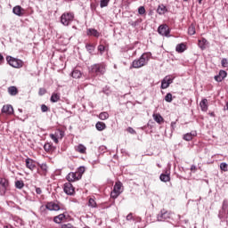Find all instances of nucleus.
Listing matches in <instances>:
<instances>
[{
	"instance_id": "nucleus-1",
	"label": "nucleus",
	"mask_w": 228,
	"mask_h": 228,
	"mask_svg": "<svg viewBox=\"0 0 228 228\" xmlns=\"http://www.w3.org/2000/svg\"><path fill=\"white\" fill-rule=\"evenodd\" d=\"M149 60H151V54L142 53L139 59L132 62L130 69H142V67H145L149 63Z\"/></svg>"
},
{
	"instance_id": "nucleus-2",
	"label": "nucleus",
	"mask_w": 228,
	"mask_h": 228,
	"mask_svg": "<svg viewBox=\"0 0 228 228\" xmlns=\"http://www.w3.org/2000/svg\"><path fill=\"white\" fill-rule=\"evenodd\" d=\"M89 74H93L94 76H104V74H106V63L100 62L93 64L89 68Z\"/></svg>"
},
{
	"instance_id": "nucleus-3",
	"label": "nucleus",
	"mask_w": 228,
	"mask_h": 228,
	"mask_svg": "<svg viewBox=\"0 0 228 228\" xmlns=\"http://www.w3.org/2000/svg\"><path fill=\"white\" fill-rule=\"evenodd\" d=\"M6 60L9 65H11V67H13L14 69H22V67L24 66V61H22L21 60L15 59L11 56L7 57Z\"/></svg>"
},
{
	"instance_id": "nucleus-4",
	"label": "nucleus",
	"mask_w": 228,
	"mask_h": 228,
	"mask_svg": "<svg viewBox=\"0 0 228 228\" xmlns=\"http://www.w3.org/2000/svg\"><path fill=\"white\" fill-rule=\"evenodd\" d=\"M72 20H74V13L72 12H64L61 16V22L63 26H69Z\"/></svg>"
},
{
	"instance_id": "nucleus-5",
	"label": "nucleus",
	"mask_w": 228,
	"mask_h": 228,
	"mask_svg": "<svg viewBox=\"0 0 228 228\" xmlns=\"http://www.w3.org/2000/svg\"><path fill=\"white\" fill-rule=\"evenodd\" d=\"M120 193H122V183L118 181L115 183L113 191L110 192V197L112 199H117Z\"/></svg>"
},
{
	"instance_id": "nucleus-6",
	"label": "nucleus",
	"mask_w": 228,
	"mask_h": 228,
	"mask_svg": "<svg viewBox=\"0 0 228 228\" xmlns=\"http://www.w3.org/2000/svg\"><path fill=\"white\" fill-rule=\"evenodd\" d=\"M10 182L6 178L0 177V195H5L8 191Z\"/></svg>"
},
{
	"instance_id": "nucleus-7",
	"label": "nucleus",
	"mask_w": 228,
	"mask_h": 228,
	"mask_svg": "<svg viewBox=\"0 0 228 228\" xmlns=\"http://www.w3.org/2000/svg\"><path fill=\"white\" fill-rule=\"evenodd\" d=\"M65 136V132L61 130H57L53 134H50V138L54 142V143H59V140H63Z\"/></svg>"
},
{
	"instance_id": "nucleus-8",
	"label": "nucleus",
	"mask_w": 228,
	"mask_h": 228,
	"mask_svg": "<svg viewBox=\"0 0 228 228\" xmlns=\"http://www.w3.org/2000/svg\"><path fill=\"white\" fill-rule=\"evenodd\" d=\"M172 216V213L165 208L160 210V213L158 216L159 222H165V220H168Z\"/></svg>"
},
{
	"instance_id": "nucleus-9",
	"label": "nucleus",
	"mask_w": 228,
	"mask_h": 228,
	"mask_svg": "<svg viewBox=\"0 0 228 228\" xmlns=\"http://www.w3.org/2000/svg\"><path fill=\"white\" fill-rule=\"evenodd\" d=\"M158 33L159 35H161L162 37H169L170 36V28H168V25L162 24L158 28Z\"/></svg>"
},
{
	"instance_id": "nucleus-10",
	"label": "nucleus",
	"mask_w": 228,
	"mask_h": 228,
	"mask_svg": "<svg viewBox=\"0 0 228 228\" xmlns=\"http://www.w3.org/2000/svg\"><path fill=\"white\" fill-rule=\"evenodd\" d=\"M63 190L66 195H74L76 193V190L70 182L64 183Z\"/></svg>"
},
{
	"instance_id": "nucleus-11",
	"label": "nucleus",
	"mask_w": 228,
	"mask_h": 228,
	"mask_svg": "<svg viewBox=\"0 0 228 228\" xmlns=\"http://www.w3.org/2000/svg\"><path fill=\"white\" fill-rule=\"evenodd\" d=\"M45 208L49 211H60L61 209L60 204L54 203L53 201L46 203Z\"/></svg>"
},
{
	"instance_id": "nucleus-12",
	"label": "nucleus",
	"mask_w": 228,
	"mask_h": 228,
	"mask_svg": "<svg viewBox=\"0 0 228 228\" xmlns=\"http://www.w3.org/2000/svg\"><path fill=\"white\" fill-rule=\"evenodd\" d=\"M172 83H174V79H172V77L167 76L161 82L162 90L168 88V86H170V85H172Z\"/></svg>"
},
{
	"instance_id": "nucleus-13",
	"label": "nucleus",
	"mask_w": 228,
	"mask_h": 228,
	"mask_svg": "<svg viewBox=\"0 0 228 228\" xmlns=\"http://www.w3.org/2000/svg\"><path fill=\"white\" fill-rule=\"evenodd\" d=\"M25 165L26 167L28 168V170H35V168H37V162L35 160H33V159L30 158H27L25 159Z\"/></svg>"
},
{
	"instance_id": "nucleus-14",
	"label": "nucleus",
	"mask_w": 228,
	"mask_h": 228,
	"mask_svg": "<svg viewBox=\"0 0 228 228\" xmlns=\"http://www.w3.org/2000/svg\"><path fill=\"white\" fill-rule=\"evenodd\" d=\"M12 13H14V15H18V17H22L24 16V13H26V11L22 9L20 5H16L12 9Z\"/></svg>"
},
{
	"instance_id": "nucleus-15",
	"label": "nucleus",
	"mask_w": 228,
	"mask_h": 228,
	"mask_svg": "<svg viewBox=\"0 0 228 228\" xmlns=\"http://www.w3.org/2000/svg\"><path fill=\"white\" fill-rule=\"evenodd\" d=\"M67 181H69V183H74L76 181H79V179H81L79 176H77V172H70L67 177H66Z\"/></svg>"
},
{
	"instance_id": "nucleus-16",
	"label": "nucleus",
	"mask_w": 228,
	"mask_h": 228,
	"mask_svg": "<svg viewBox=\"0 0 228 228\" xmlns=\"http://www.w3.org/2000/svg\"><path fill=\"white\" fill-rule=\"evenodd\" d=\"M225 77H227V71L221 69L219 71V74L215 77V79L216 81H217V83H222V81H224Z\"/></svg>"
},
{
	"instance_id": "nucleus-17",
	"label": "nucleus",
	"mask_w": 228,
	"mask_h": 228,
	"mask_svg": "<svg viewBox=\"0 0 228 228\" xmlns=\"http://www.w3.org/2000/svg\"><path fill=\"white\" fill-rule=\"evenodd\" d=\"M2 113L5 115H13V106L11 104L4 105L2 108Z\"/></svg>"
},
{
	"instance_id": "nucleus-18",
	"label": "nucleus",
	"mask_w": 228,
	"mask_h": 228,
	"mask_svg": "<svg viewBox=\"0 0 228 228\" xmlns=\"http://www.w3.org/2000/svg\"><path fill=\"white\" fill-rule=\"evenodd\" d=\"M47 164H41L40 167L37 169V174H39V175H43V177H45V175H47Z\"/></svg>"
},
{
	"instance_id": "nucleus-19",
	"label": "nucleus",
	"mask_w": 228,
	"mask_h": 228,
	"mask_svg": "<svg viewBox=\"0 0 228 228\" xmlns=\"http://www.w3.org/2000/svg\"><path fill=\"white\" fill-rule=\"evenodd\" d=\"M195 136H197V132L192 131L191 133H187V134H183V140H185V142H191L193 140V138H195Z\"/></svg>"
},
{
	"instance_id": "nucleus-20",
	"label": "nucleus",
	"mask_w": 228,
	"mask_h": 228,
	"mask_svg": "<svg viewBox=\"0 0 228 228\" xmlns=\"http://www.w3.org/2000/svg\"><path fill=\"white\" fill-rule=\"evenodd\" d=\"M44 149L45 152H48L49 154H53V152L56 151V148L51 142H45L44 145Z\"/></svg>"
},
{
	"instance_id": "nucleus-21",
	"label": "nucleus",
	"mask_w": 228,
	"mask_h": 228,
	"mask_svg": "<svg viewBox=\"0 0 228 228\" xmlns=\"http://www.w3.org/2000/svg\"><path fill=\"white\" fill-rule=\"evenodd\" d=\"M87 35L88 37H95V38H99L101 37V33H99L95 28H88Z\"/></svg>"
},
{
	"instance_id": "nucleus-22",
	"label": "nucleus",
	"mask_w": 228,
	"mask_h": 228,
	"mask_svg": "<svg viewBox=\"0 0 228 228\" xmlns=\"http://www.w3.org/2000/svg\"><path fill=\"white\" fill-rule=\"evenodd\" d=\"M160 181H162V183H169L170 181V174L168 173V171H166V173H162L159 176Z\"/></svg>"
},
{
	"instance_id": "nucleus-23",
	"label": "nucleus",
	"mask_w": 228,
	"mask_h": 228,
	"mask_svg": "<svg viewBox=\"0 0 228 228\" xmlns=\"http://www.w3.org/2000/svg\"><path fill=\"white\" fill-rule=\"evenodd\" d=\"M9 95L15 96L19 94V89L15 86H9L7 89Z\"/></svg>"
},
{
	"instance_id": "nucleus-24",
	"label": "nucleus",
	"mask_w": 228,
	"mask_h": 228,
	"mask_svg": "<svg viewBox=\"0 0 228 228\" xmlns=\"http://www.w3.org/2000/svg\"><path fill=\"white\" fill-rule=\"evenodd\" d=\"M76 152H79V154H86V147L83 144H78L75 146Z\"/></svg>"
},
{
	"instance_id": "nucleus-25",
	"label": "nucleus",
	"mask_w": 228,
	"mask_h": 228,
	"mask_svg": "<svg viewBox=\"0 0 228 228\" xmlns=\"http://www.w3.org/2000/svg\"><path fill=\"white\" fill-rule=\"evenodd\" d=\"M167 12H168V9H167V6H165L164 4H160L158 6L157 13H159V15H165Z\"/></svg>"
},
{
	"instance_id": "nucleus-26",
	"label": "nucleus",
	"mask_w": 228,
	"mask_h": 228,
	"mask_svg": "<svg viewBox=\"0 0 228 228\" xmlns=\"http://www.w3.org/2000/svg\"><path fill=\"white\" fill-rule=\"evenodd\" d=\"M67 216H65V214H60L53 218V222H55V224H61V222H63V220H65Z\"/></svg>"
},
{
	"instance_id": "nucleus-27",
	"label": "nucleus",
	"mask_w": 228,
	"mask_h": 228,
	"mask_svg": "<svg viewBox=\"0 0 228 228\" xmlns=\"http://www.w3.org/2000/svg\"><path fill=\"white\" fill-rule=\"evenodd\" d=\"M186 50V45L184 43L178 44L175 47L176 53H184Z\"/></svg>"
},
{
	"instance_id": "nucleus-28",
	"label": "nucleus",
	"mask_w": 228,
	"mask_h": 228,
	"mask_svg": "<svg viewBox=\"0 0 228 228\" xmlns=\"http://www.w3.org/2000/svg\"><path fill=\"white\" fill-rule=\"evenodd\" d=\"M200 106L201 108V111H208V99H203L201 100V102H200Z\"/></svg>"
},
{
	"instance_id": "nucleus-29",
	"label": "nucleus",
	"mask_w": 228,
	"mask_h": 228,
	"mask_svg": "<svg viewBox=\"0 0 228 228\" xmlns=\"http://www.w3.org/2000/svg\"><path fill=\"white\" fill-rule=\"evenodd\" d=\"M153 119L155 120V122H157V124H163L165 120L161 114H153Z\"/></svg>"
},
{
	"instance_id": "nucleus-30",
	"label": "nucleus",
	"mask_w": 228,
	"mask_h": 228,
	"mask_svg": "<svg viewBox=\"0 0 228 228\" xmlns=\"http://www.w3.org/2000/svg\"><path fill=\"white\" fill-rule=\"evenodd\" d=\"M95 127L97 131H104V129H106V124L104 122L98 121Z\"/></svg>"
},
{
	"instance_id": "nucleus-31",
	"label": "nucleus",
	"mask_w": 228,
	"mask_h": 228,
	"mask_svg": "<svg viewBox=\"0 0 228 228\" xmlns=\"http://www.w3.org/2000/svg\"><path fill=\"white\" fill-rule=\"evenodd\" d=\"M208 44V40L206 38H202L199 40L198 45L200 47L202 51L206 49V45Z\"/></svg>"
},
{
	"instance_id": "nucleus-32",
	"label": "nucleus",
	"mask_w": 228,
	"mask_h": 228,
	"mask_svg": "<svg viewBox=\"0 0 228 228\" xmlns=\"http://www.w3.org/2000/svg\"><path fill=\"white\" fill-rule=\"evenodd\" d=\"M61 96L59 93H53L50 98L51 102H58L60 101Z\"/></svg>"
},
{
	"instance_id": "nucleus-33",
	"label": "nucleus",
	"mask_w": 228,
	"mask_h": 228,
	"mask_svg": "<svg viewBox=\"0 0 228 228\" xmlns=\"http://www.w3.org/2000/svg\"><path fill=\"white\" fill-rule=\"evenodd\" d=\"M71 76L75 79H79V77H81L82 74H81V71H79V69H74L71 73Z\"/></svg>"
},
{
	"instance_id": "nucleus-34",
	"label": "nucleus",
	"mask_w": 228,
	"mask_h": 228,
	"mask_svg": "<svg viewBox=\"0 0 228 228\" xmlns=\"http://www.w3.org/2000/svg\"><path fill=\"white\" fill-rule=\"evenodd\" d=\"M98 118L100 120H108V118H110V114L108 112H101Z\"/></svg>"
},
{
	"instance_id": "nucleus-35",
	"label": "nucleus",
	"mask_w": 228,
	"mask_h": 228,
	"mask_svg": "<svg viewBox=\"0 0 228 228\" xmlns=\"http://www.w3.org/2000/svg\"><path fill=\"white\" fill-rule=\"evenodd\" d=\"M85 167H80L77 168V170L76 171L77 177H79L80 179L83 177V175L85 174Z\"/></svg>"
},
{
	"instance_id": "nucleus-36",
	"label": "nucleus",
	"mask_w": 228,
	"mask_h": 228,
	"mask_svg": "<svg viewBox=\"0 0 228 228\" xmlns=\"http://www.w3.org/2000/svg\"><path fill=\"white\" fill-rule=\"evenodd\" d=\"M15 187L18 188V190H22L24 188V182L20 180L16 181Z\"/></svg>"
},
{
	"instance_id": "nucleus-37",
	"label": "nucleus",
	"mask_w": 228,
	"mask_h": 228,
	"mask_svg": "<svg viewBox=\"0 0 228 228\" xmlns=\"http://www.w3.org/2000/svg\"><path fill=\"white\" fill-rule=\"evenodd\" d=\"M98 51H99L100 54H102V53H104V51H106V45H104V44H102V42H101L100 45H98Z\"/></svg>"
},
{
	"instance_id": "nucleus-38",
	"label": "nucleus",
	"mask_w": 228,
	"mask_h": 228,
	"mask_svg": "<svg viewBox=\"0 0 228 228\" xmlns=\"http://www.w3.org/2000/svg\"><path fill=\"white\" fill-rule=\"evenodd\" d=\"M110 0H100V6L101 8H106L108 4H110Z\"/></svg>"
},
{
	"instance_id": "nucleus-39",
	"label": "nucleus",
	"mask_w": 228,
	"mask_h": 228,
	"mask_svg": "<svg viewBox=\"0 0 228 228\" xmlns=\"http://www.w3.org/2000/svg\"><path fill=\"white\" fill-rule=\"evenodd\" d=\"M195 25L191 24L188 28V34L189 35H195Z\"/></svg>"
},
{
	"instance_id": "nucleus-40",
	"label": "nucleus",
	"mask_w": 228,
	"mask_h": 228,
	"mask_svg": "<svg viewBox=\"0 0 228 228\" xmlns=\"http://www.w3.org/2000/svg\"><path fill=\"white\" fill-rule=\"evenodd\" d=\"M88 206H90L91 208H96L97 203L95 202V200H94L93 198H90L88 201Z\"/></svg>"
},
{
	"instance_id": "nucleus-41",
	"label": "nucleus",
	"mask_w": 228,
	"mask_h": 228,
	"mask_svg": "<svg viewBox=\"0 0 228 228\" xmlns=\"http://www.w3.org/2000/svg\"><path fill=\"white\" fill-rule=\"evenodd\" d=\"M221 65L223 69H228V60L226 58L222 59Z\"/></svg>"
},
{
	"instance_id": "nucleus-42",
	"label": "nucleus",
	"mask_w": 228,
	"mask_h": 228,
	"mask_svg": "<svg viewBox=\"0 0 228 228\" xmlns=\"http://www.w3.org/2000/svg\"><path fill=\"white\" fill-rule=\"evenodd\" d=\"M172 94L167 93V95L165 96V102H172Z\"/></svg>"
},
{
	"instance_id": "nucleus-43",
	"label": "nucleus",
	"mask_w": 228,
	"mask_h": 228,
	"mask_svg": "<svg viewBox=\"0 0 228 228\" xmlns=\"http://www.w3.org/2000/svg\"><path fill=\"white\" fill-rule=\"evenodd\" d=\"M228 165L225 162H223L220 164V169L223 170V172H227Z\"/></svg>"
},
{
	"instance_id": "nucleus-44",
	"label": "nucleus",
	"mask_w": 228,
	"mask_h": 228,
	"mask_svg": "<svg viewBox=\"0 0 228 228\" xmlns=\"http://www.w3.org/2000/svg\"><path fill=\"white\" fill-rule=\"evenodd\" d=\"M138 13H139V15H145V7L140 6L138 8Z\"/></svg>"
},
{
	"instance_id": "nucleus-45",
	"label": "nucleus",
	"mask_w": 228,
	"mask_h": 228,
	"mask_svg": "<svg viewBox=\"0 0 228 228\" xmlns=\"http://www.w3.org/2000/svg\"><path fill=\"white\" fill-rule=\"evenodd\" d=\"M41 110L43 113H45V112L49 111V107H47V105H45V104H42Z\"/></svg>"
},
{
	"instance_id": "nucleus-46",
	"label": "nucleus",
	"mask_w": 228,
	"mask_h": 228,
	"mask_svg": "<svg viewBox=\"0 0 228 228\" xmlns=\"http://www.w3.org/2000/svg\"><path fill=\"white\" fill-rule=\"evenodd\" d=\"M61 228H74V225H72V224L70 223H68V224H61Z\"/></svg>"
},
{
	"instance_id": "nucleus-47",
	"label": "nucleus",
	"mask_w": 228,
	"mask_h": 228,
	"mask_svg": "<svg viewBox=\"0 0 228 228\" xmlns=\"http://www.w3.org/2000/svg\"><path fill=\"white\" fill-rule=\"evenodd\" d=\"M45 94H47V90L45 88H39V95H45Z\"/></svg>"
},
{
	"instance_id": "nucleus-48",
	"label": "nucleus",
	"mask_w": 228,
	"mask_h": 228,
	"mask_svg": "<svg viewBox=\"0 0 228 228\" xmlns=\"http://www.w3.org/2000/svg\"><path fill=\"white\" fill-rule=\"evenodd\" d=\"M36 193H37V195H42V189H41L40 187H37V188H36Z\"/></svg>"
},
{
	"instance_id": "nucleus-49",
	"label": "nucleus",
	"mask_w": 228,
	"mask_h": 228,
	"mask_svg": "<svg viewBox=\"0 0 228 228\" xmlns=\"http://www.w3.org/2000/svg\"><path fill=\"white\" fill-rule=\"evenodd\" d=\"M86 47L87 51H94V45H86Z\"/></svg>"
},
{
	"instance_id": "nucleus-50",
	"label": "nucleus",
	"mask_w": 228,
	"mask_h": 228,
	"mask_svg": "<svg viewBox=\"0 0 228 228\" xmlns=\"http://www.w3.org/2000/svg\"><path fill=\"white\" fill-rule=\"evenodd\" d=\"M3 63H4V57L0 53V65H3Z\"/></svg>"
},
{
	"instance_id": "nucleus-51",
	"label": "nucleus",
	"mask_w": 228,
	"mask_h": 228,
	"mask_svg": "<svg viewBox=\"0 0 228 228\" xmlns=\"http://www.w3.org/2000/svg\"><path fill=\"white\" fill-rule=\"evenodd\" d=\"M191 172H197V166L192 165V166L191 167Z\"/></svg>"
},
{
	"instance_id": "nucleus-52",
	"label": "nucleus",
	"mask_w": 228,
	"mask_h": 228,
	"mask_svg": "<svg viewBox=\"0 0 228 228\" xmlns=\"http://www.w3.org/2000/svg\"><path fill=\"white\" fill-rule=\"evenodd\" d=\"M126 220H133V214L132 213H130V214H128L127 216H126Z\"/></svg>"
},
{
	"instance_id": "nucleus-53",
	"label": "nucleus",
	"mask_w": 228,
	"mask_h": 228,
	"mask_svg": "<svg viewBox=\"0 0 228 228\" xmlns=\"http://www.w3.org/2000/svg\"><path fill=\"white\" fill-rule=\"evenodd\" d=\"M171 127H175V122H171Z\"/></svg>"
},
{
	"instance_id": "nucleus-54",
	"label": "nucleus",
	"mask_w": 228,
	"mask_h": 228,
	"mask_svg": "<svg viewBox=\"0 0 228 228\" xmlns=\"http://www.w3.org/2000/svg\"><path fill=\"white\" fill-rule=\"evenodd\" d=\"M209 115L210 117H215V112H210Z\"/></svg>"
},
{
	"instance_id": "nucleus-55",
	"label": "nucleus",
	"mask_w": 228,
	"mask_h": 228,
	"mask_svg": "<svg viewBox=\"0 0 228 228\" xmlns=\"http://www.w3.org/2000/svg\"><path fill=\"white\" fill-rule=\"evenodd\" d=\"M130 133H134V129L129 128Z\"/></svg>"
},
{
	"instance_id": "nucleus-56",
	"label": "nucleus",
	"mask_w": 228,
	"mask_h": 228,
	"mask_svg": "<svg viewBox=\"0 0 228 228\" xmlns=\"http://www.w3.org/2000/svg\"><path fill=\"white\" fill-rule=\"evenodd\" d=\"M225 206L227 205L225 204V201H224L223 208H225Z\"/></svg>"
},
{
	"instance_id": "nucleus-57",
	"label": "nucleus",
	"mask_w": 228,
	"mask_h": 228,
	"mask_svg": "<svg viewBox=\"0 0 228 228\" xmlns=\"http://www.w3.org/2000/svg\"><path fill=\"white\" fill-rule=\"evenodd\" d=\"M199 4H202V0H199Z\"/></svg>"
},
{
	"instance_id": "nucleus-58",
	"label": "nucleus",
	"mask_w": 228,
	"mask_h": 228,
	"mask_svg": "<svg viewBox=\"0 0 228 228\" xmlns=\"http://www.w3.org/2000/svg\"><path fill=\"white\" fill-rule=\"evenodd\" d=\"M157 167H158L159 168H161V165H159V164H158Z\"/></svg>"
},
{
	"instance_id": "nucleus-59",
	"label": "nucleus",
	"mask_w": 228,
	"mask_h": 228,
	"mask_svg": "<svg viewBox=\"0 0 228 228\" xmlns=\"http://www.w3.org/2000/svg\"><path fill=\"white\" fill-rule=\"evenodd\" d=\"M183 1H188V0H183Z\"/></svg>"
}]
</instances>
